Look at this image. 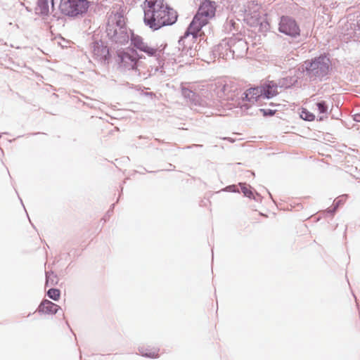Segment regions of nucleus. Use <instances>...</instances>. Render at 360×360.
Returning a JSON list of instances; mask_svg holds the SVG:
<instances>
[{
	"label": "nucleus",
	"mask_w": 360,
	"mask_h": 360,
	"mask_svg": "<svg viewBox=\"0 0 360 360\" xmlns=\"http://www.w3.org/2000/svg\"><path fill=\"white\" fill-rule=\"evenodd\" d=\"M60 309V307L48 300H43L38 307L39 313L45 314H55Z\"/></svg>",
	"instance_id": "12"
},
{
	"label": "nucleus",
	"mask_w": 360,
	"mask_h": 360,
	"mask_svg": "<svg viewBox=\"0 0 360 360\" xmlns=\"http://www.w3.org/2000/svg\"><path fill=\"white\" fill-rule=\"evenodd\" d=\"M316 105L320 113H325L327 112L328 107L324 101L319 102Z\"/></svg>",
	"instance_id": "15"
},
{
	"label": "nucleus",
	"mask_w": 360,
	"mask_h": 360,
	"mask_svg": "<svg viewBox=\"0 0 360 360\" xmlns=\"http://www.w3.org/2000/svg\"><path fill=\"white\" fill-rule=\"evenodd\" d=\"M216 4L210 0H204L191 22L187 31L179 41L184 45L182 51L186 56L193 58L197 55L195 41L201 28L215 16Z\"/></svg>",
	"instance_id": "1"
},
{
	"label": "nucleus",
	"mask_w": 360,
	"mask_h": 360,
	"mask_svg": "<svg viewBox=\"0 0 360 360\" xmlns=\"http://www.w3.org/2000/svg\"><path fill=\"white\" fill-rule=\"evenodd\" d=\"M92 53L95 59L99 61H105L109 58V49L102 42L94 43Z\"/></svg>",
	"instance_id": "11"
},
{
	"label": "nucleus",
	"mask_w": 360,
	"mask_h": 360,
	"mask_svg": "<svg viewBox=\"0 0 360 360\" xmlns=\"http://www.w3.org/2000/svg\"><path fill=\"white\" fill-rule=\"evenodd\" d=\"M354 117V120L356 121V122H360V112L359 113H356L353 115Z\"/></svg>",
	"instance_id": "19"
},
{
	"label": "nucleus",
	"mask_w": 360,
	"mask_h": 360,
	"mask_svg": "<svg viewBox=\"0 0 360 360\" xmlns=\"http://www.w3.org/2000/svg\"><path fill=\"white\" fill-rule=\"evenodd\" d=\"M304 66L310 77H323L330 72L331 61L327 56H321L311 61H306Z\"/></svg>",
	"instance_id": "3"
},
{
	"label": "nucleus",
	"mask_w": 360,
	"mask_h": 360,
	"mask_svg": "<svg viewBox=\"0 0 360 360\" xmlns=\"http://www.w3.org/2000/svg\"><path fill=\"white\" fill-rule=\"evenodd\" d=\"M243 193H244V195H246V191H245V188L244 189Z\"/></svg>",
	"instance_id": "21"
},
{
	"label": "nucleus",
	"mask_w": 360,
	"mask_h": 360,
	"mask_svg": "<svg viewBox=\"0 0 360 360\" xmlns=\"http://www.w3.org/2000/svg\"><path fill=\"white\" fill-rule=\"evenodd\" d=\"M251 195H252V193L249 191V195H248V198H250Z\"/></svg>",
	"instance_id": "20"
},
{
	"label": "nucleus",
	"mask_w": 360,
	"mask_h": 360,
	"mask_svg": "<svg viewBox=\"0 0 360 360\" xmlns=\"http://www.w3.org/2000/svg\"><path fill=\"white\" fill-rule=\"evenodd\" d=\"M253 11L251 13V20L250 25L252 27H266V22L262 20V15H263V11L260 5L257 4H252V8Z\"/></svg>",
	"instance_id": "10"
},
{
	"label": "nucleus",
	"mask_w": 360,
	"mask_h": 360,
	"mask_svg": "<svg viewBox=\"0 0 360 360\" xmlns=\"http://www.w3.org/2000/svg\"><path fill=\"white\" fill-rule=\"evenodd\" d=\"M143 355L150 358H158L159 356V350L153 349V351L143 354Z\"/></svg>",
	"instance_id": "16"
},
{
	"label": "nucleus",
	"mask_w": 360,
	"mask_h": 360,
	"mask_svg": "<svg viewBox=\"0 0 360 360\" xmlns=\"http://www.w3.org/2000/svg\"><path fill=\"white\" fill-rule=\"evenodd\" d=\"M300 115L302 119L306 121L311 122L315 120V115L306 108H302Z\"/></svg>",
	"instance_id": "13"
},
{
	"label": "nucleus",
	"mask_w": 360,
	"mask_h": 360,
	"mask_svg": "<svg viewBox=\"0 0 360 360\" xmlns=\"http://www.w3.org/2000/svg\"><path fill=\"white\" fill-rule=\"evenodd\" d=\"M131 44L134 48L146 53L149 56H156L158 52L161 51L166 46V45H161L159 48L151 46L144 41L142 37L134 34L131 37Z\"/></svg>",
	"instance_id": "8"
},
{
	"label": "nucleus",
	"mask_w": 360,
	"mask_h": 360,
	"mask_svg": "<svg viewBox=\"0 0 360 360\" xmlns=\"http://www.w3.org/2000/svg\"><path fill=\"white\" fill-rule=\"evenodd\" d=\"M124 24V18L122 14L118 12H112L108 18L106 25L108 35L110 38L115 37L117 34L118 30L122 28Z\"/></svg>",
	"instance_id": "7"
},
{
	"label": "nucleus",
	"mask_w": 360,
	"mask_h": 360,
	"mask_svg": "<svg viewBox=\"0 0 360 360\" xmlns=\"http://www.w3.org/2000/svg\"><path fill=\"white\" fill-rule=\"evenodd\" d=\"M260 111L262 112L264 116H272L275 114L276 110H265V109H260Z\"/></svg>",
	"instance_id": "18"
},
{
	"label": "nucleus",
	"mask_w": 360,
	"mask_h": 360,
	"mask_svg": "<svg viewBox=\"0 0 360 360\" xmlns=\"http://www.w3.org/2000/svg\"><path fill=\"white\" fill-rule=\"evenodd\" d=\"M59 7L63 14L77 16L87 11L89 2L86 0H61Z\"/></svg>",
	"instance_id": "4"
},
{
	"label": "nucleus",
	"mask_w": 360,
	"mask_h": 360,
	"mask_svg": "<svg viewBox=\"0 0 360 360\" xmlns=\"http://www.w3.org/2000/svg\"><path fill=\"white\" fill-rule=\"evenodd\" d=\"M278 94V86L274 82H268L260 86L249 89V101H257L261 98H271Z\"/></svg>",
	"instance_id": "5"
},
{
	"label": "nucleus",
	"mask_w": 360,
	"mask_h": 360,
	"mask_svg": "<svg viewBox=\"0 0 360 360\" xmlns=\"http://www.w3.org/2000/svg\"><path fill=\"white\" fill-rule=\"evenodd\" d=\"M280 32L291 37H297L300 35V28L295 19L289 16H282L278 24Z\"/></svg>",
	"instance_id": "6"
},
{
	"label": "nucleus",
	"mask_w": 360,
	"mask_h": 360,
	"mask_svg": "<svg viewBox=\"0 0 360 360\" xmlns=\"http://www.w3.org/2000/svg\"><path fill=\"white\" fill-rule=\"evenodd\" d=\"M49 3H50L51 6H53V0H39V4L46 8H48Z\"/></svg>",
	"instance_id": "17"
},
{
	"label": "nucleus",
	"mask_w": 360,
	"mask_h": 360,
	"mask_svg": "<svg viewBox=\"0 0 360 360\" xmlns=\"http://www.w3.org/2000/svg\"><path fill=\"white\" fill-rule=\"evenodd\" d=\"M118 57L121 64L128 69H135L139 59L137 51L133 49H127L118 52Z\"/></svg>",
	"instance_id": "9"
},
{
	"label": "nucleus",
	"mask_w": 360,
	"mask_h": 360,
	"mask_svg": "<svg viewBox=\"0 0 360 360\" xmlns=\"http://www.w3.org/2000/svg\"><path fill=\"white\" fill-rule=\"evenodd\" d=\"M143 11L144 22L155 30L172 25L177 20L176 12L165 0H145Z\"/></svg>",
	"instance_id": "2"
},
{
	"label": "nucleus",
	"mask_w": 360,
	"mask_h": 360,
	"mask_svg": "<svg viewBox=\"0 0 360 360\" xmlns=\"http://www.w3.org/2000/svg\"><path fill=\"white\" fill-rule=\"evenodd\" d=\"M47 295L51 299L57 301L60 298V292L58 289L51 288L48 290Z\"/></svg>",
	"instance_id": "14"
}]
</instances>
